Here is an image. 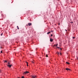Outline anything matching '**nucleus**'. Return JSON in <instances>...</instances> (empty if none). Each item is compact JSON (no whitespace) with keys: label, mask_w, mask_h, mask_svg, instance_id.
Listing matches in <instances>:
<instances>
[{"label":"nucleus","mask_w":78,"mask_h":78,"mask_svg":"<svg viewBox=\"0 0 78 78\" xmlns=\"http://www.w3.org/2000/svg\"><path fill=\"white\" fill-rule=\"evenodd\" d=\"M58 44H56V45H54V46H55V47H57L58 46Z\"/></svg>","instance_id":"7"},{"label":"nucleus","mask_w":78,"mask_h":78,"mask_svg":"<svg viewBox=\"0 0 78 78\" xmlns=\"http://www.w3.org/2000/svg\"><path fill=\"white\" fill-rule=\"evenodd\" d=\"M65 31H66V32H67V30H65Z\"/></svg>","instance_id":"25"},{"label":"nucleus","mask_w":78,"mask_h":78,"mask_svg":"<svg viewBox=\"0 0 78 78\" xmlns=\"http://www.w3.org/2000/svg\"><path fill=\"white\" fill-rule=\"evenodd\" d=\"M53 39H52L51 38L50 39V42H53Z\"/></svg>","instance_id":"5"},{"label":"nucleus","mask_w":78,"mask_h":78,"mask_svg":"<svg viewBox=\"0 0 78 78\" xmlns=\"http://www.w3.org/2000/svg\"><path fill=\"white\" fill-rule=\"evenodd\" d=\"M46 57H48V55L47 54V55H46Z\"/></svg>","instance_id":"14"},{"label":"nucleus","mask_w":78,"mask_h":78,"mask_svg":"<svg viewBox=\"0 0 78 78\" xmlns=\"http://www.w3.org/2000/svg\"><path fill=\"white\" fill-rule=\"evenodd\" d=\"M66 70H70V69H69V68L68 69V68H66Z\"/></svg>","instance_id":"6"},{"label":"nucleus","mask_w":78,"mask_h":78,"mask_svg":"<svg viewBox=\"0 0 78 78\" xmlns=\"http://www.w3.org/2000/svg\"><path fill=\"white\" fill-rule=\"evenodd\" d=\"M27 66H28V64H27Z\"/></svg>","instance_id":"26"},{"label":"nucleus","mask_w":78,"mask_h":78,"mask_svg":"<svg viewBox=\"0 0 78 78\" xmlns=\"http://www.w3.org/2000/svg\"><path fill=\"white\" fill-rule=\"evenodd\" d=\"M3 35V34H1V36H2Z\"/></svg>","instance_id":"19"},{"label":"nucleus","mask_w":78,"mask_h":78,"mask_svg":"<svg viewBox=\"0 0 78 78\" xmlns=\"http://www.w3.org/2000/svg\"><path fill=\"white\" fill-rule=\"evenodd\" d=\"M26 26H28V24L26 25Z\"/></svg>","instance_id":"21"},{"label":"nucleus","mask_w":78,"mask_h":78,"mask_svg":"<svg viewBox=\"0 0 78 78\" xmlns=\"http://www.w3.org/2000/svg\"><path fill=\"white\" fill-rule=\"evenodd\" d=\"M29 73V72H27V71H26L25 72H24V73L25 74H27Z\"/></svg>","instance_id":"4"},{"label":"nucleus","mask_w":78,"mask_h":78,"mask_svg":"<svg viewBox=\"0 0 78 78\" xmlns=\"http://www.w3.org/2000/svg\"><path fill=\"white\" fill-rule=\"evenodd\" d=\"M70 23H73V22H71Z\"/></svg>","instance_id":"16"},{"label":"nucleus","mask_w":78,"mask_h":78,"mask_svg":"<svg viewBox=\"0 0 78 78\" xmlns=\"http://www.w3.org/2000/svg\"><path fill=\"white\" fill-rule=\"evenodd\" d=\"M52 36H53V35L52 34H51V37H52Z\"/></svg>","instance_id":"17"},{"label":"nucleus","mask_w":78,"mask_h":78,"mask_svg":"<svg viewBox=\"0 0 78 78\" xmlns=\"http://www.w3.org/2000/svg\"><path fill=\"white\" fill-rule=\"evenodd\" d=\"M73 39H75V37H73Z\"/></svg>","instance_id":"22"},{"label":"nucleus","mask_w":78,"mask_h":78,"mask_svg":"<svg viewBox=\"0 0 78 78\" xmlns=\"http://www.w3.org/2000/svg\"><path fill=\"white\" fill-rule=\"evenodd\" d=\"M17 28H18V27H19V26H17Z\"/></svg>","instance_id":"27"},{"label":"nucleus","mask_w":78,"mask_h":78,"mask_svg":"<svg viewBox=\"0 0 78 78\" xmlns=\"http://www.w3.org/2000/svg\"><path fill=\"white\" fill-rule=\"evenodd\" d=\"M1 53H2V51H1Z\"/></svg>","instance_id":"23"},{"label":"nucleus","mask_w":78,"mask_h":78,"mask_svg":"<svg viewBox=\"0 0 78 78\" xmlns=\"http://www.w3.org/2000/svg\"><path fill=\"white\" fill-rule=\"evenodd\" d=\"M57 54H58V55H59V52H58L57 53Z\"/></svg>","instance_id":"10"},{"label":"nucleus","mask_w":78,"mask_h":78,"mask_svg":"<svg viewBox=\"0 0 78 78\" xmlns=\"http://www.w3.org/2000/svg\"><path fill=\"white\" fill-rule=\"evenodd\" d=\"M60 50H62V49L61 48H60Z\"/></svg>","instance_id":"28"},{"label":"nucleus","mask_w":78,"mask_h":78,"mask_svg":"<svg viewBox=\"0 0 78 78\" xmlns=\"http://www.w3.org/2000/svg\"><path fill=\"white\" fill-rule=\"evenodd\" d=\"M32 25V24L31 23H28V26H31V25Z\"/></svg>","instance_id":"3"},{"label":"nucleus","mask_w":78,"mask_h":78,"mask_svg":"<svg viewBox=\"0 0 78 78\" xmlns=\"http://www.w3.org/2000/svg\"><path fill=\"white\" fill-rule=\"evenodd\" d=\"M25 78V77H24V76H22V78Z\"/></svg>","instance_id":"15"},{"label":"nucleus","mask_w":78,"mask_h":78,"mask_svg":"<svg viewBox=\"0 0 78 78\" xmlns=\"http://www.w3.org/2000/svg\"><path fill=\"white\" fill-rule=\"evenodd\" d=\"M31 77L33 78H36L37 77H36V76H35L34 75H31Z\"/></svg>","instance_id":"1"},{"label":"nucleus","mask_w":78,"mask_h":78,"mask_svg":"<svg viewBox=\"0 0 78 78\" xmlns=\"http://www.w3.org/2000/svg\"><path fill=\"white\" fill-rule=\"evenodd\" d=\"M32 63H33V64H34V62L33 61H32Z\"/></svg>","instance_id":"13"},{"label":"nucleus","mask_w":78,"mask_h":78,"mask_svg":"<svg viewBox=\"0 0 78 78\" xmlns=\"http://www.w3.org/2000/svg\"><path fill=\"white\" fill-rule=\"evenodd\" d=\"M56 48H58V49H59V47H58L57 46Z\"/></svg>","instance_id":"11"},{"label":"nucleus","mask_w":78,"mask_h":78,"mask_svg":"<svg viewBox=\"0 0 78 78\" xmlns=\"http://www.w3.org/2000/svg\"><path fill=\"white\" fill-rule=\"evenodd\" d=\"M7 66H8V67H9V68H11V66H12V64H11V65L8 64Z\"/></svg>","instance_id":"2"},{"label":"nucleus","mask_w":78,"mask_h":78,"mask_svg":"<svg viewBox=\"0 0 78 78\" xmlns=\"http://www.w3.org/2000/svg\"><path fill=\"white\" fill-rule=\"evenodd\" d=\"M26 63H27V64H28V62H26Z\"/></svg>","instance_id":"18"},{"label":"nucleus","mask_w":78,"mask_h":78,"mask_svg":"<svg viewBox=\"0 0 78 78\" xmlns=\"http://www.w3.org/2000/svg\"><path fill=\"white\" fill-rule=\"evenodd\" d=\"M8 64H10V63L8 62Z\"/></svg>","instance_id":"20"},{"label":"nucleus","mask_w":78,"mask_h":78,"mask_svg":"<svg viewBox=\"0 0 78 78\" xmlns=\"http://www.w3.org/2000/svg\"><path fill=\"white\" fill-rule=\"evenodd\" d=\"M17 29H18L19 30V27H18Z\"/></svg>","instance_id":"24"},{"label":"nucleus","mask_w":78,"mask_h":78,"mask_svg":"<svg viewBox=\"0 0 78 78\" xmlns=\"http://www.w3.org/2000/svg\"><path fill=\"white\" fill-rule=\"evenodd\" d=\"M66 64H70V63H69V62H66Z\"/></svg>","instance_id":"9"},{"label":"nucleus","mask_w":78,"mask_h":78,"mask_svg":"<svg viewBox=\"0 0 78 78\" xmlns=\"http://www.w3.org/2000/svg\"><path fill=\"white\" fill-rule=\"evenodd\" d=\"M50 33H51V32H50V31L49 32H48V33H47V34H50Z\"/></svg>","instance_id":"8"},{"label":"nucleus","mask_w":78,"mask_h":78,"mask_svg":"<svg viewBox=\"0 0 78 78\" xmlns=\"http://www.w3.org/2000/svg\"><path fill=\"white\" fill-rule=\"evenodd\" d=\"M0 72H1V70H0Z\"/></svg>","instance_id":"31"},{"label":"nucleus","mask_w":78,"mask_h":78,"mask_svg":"<svg viewBox=\"0 0 78 78\" xmlns=\"http://www.w3.org/2000/svg\"><path fill=\"white\" fill-rule=\"evenodd\" d=\"M60 54L61 55V53H60Z\"/></svg>","instance_id":"30"},{"label":"nucleus","mask_w":78,"mask_h":78,"mask_svg":"<svg viewBox=\"0 0 78 78\" xmlns=\"http://www.w3.org/2000/svg\"><path fill=\"white\" fill-rule=\"evenodd\" d=\"M4 62H7V61L6 60H5V61Z\"/></svg>","instance_id":"12"},{"label":"nucleus","mask_w":78,"mask_h":78,"mask_svg":"<svg viewBox=\"0 0 78 78\" xmlns=\"http://www.w3.org/2000/svg\"><path fill=\"white\" fill-rule=\"evenodd\" d=\"M53 30L51 31V32H53Z\"/></svg>","instance_id":"29"}]
</instances>
